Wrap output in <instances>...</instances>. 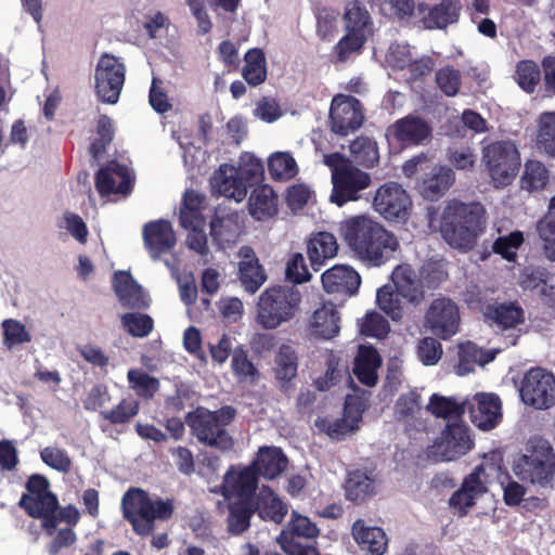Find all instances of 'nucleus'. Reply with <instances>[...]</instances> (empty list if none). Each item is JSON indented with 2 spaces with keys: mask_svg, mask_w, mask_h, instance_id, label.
Masks as SVG:
<instances>
[{
  "mask_svg": "<svg viewBox=\"0 0 555 555\" xmlns=\"http://www.w3.org/2000/svg\"><path fill=\"white\" fill-rule=\"evenodd\" d=\"M486 229V209L478 202H449L441 215L440 233L453 248L472 250Z\"/></svg>",
  "mask_w": 555,
  "mask_h": 555,
  "instance_id": "nucleus-2",
  "label": "nucleus"
},
{
  "mask_svg": "<svg viewBox=\"0 0 555 555\" xmlns=\"http://www.w3.org/2000/svg\"><path fill=\"white\" fill-rule=\"evenodd\" d=\"M376 492V481L361 469L348 474L345 483L346 499L354 504H361Z\"/></svg>",
  "mask_w": 555,
  "mask_h": 555,
  "instance_id": "nucleus-35",
  "label": "nucleus"
},
{
  "mask_svg": "<svg viewBox=\"0 0 555 555\" xmlns=\"http://www.w3.org/2000/svg\"><path fill=\"white\" fill-rule=\"evenodd\" d=\"M443 353L442 345L437 337L427 336L420 339L417 344V357L424 365H435L439 362Z\"/></svg>",
  "mask_w": 555,
  "mask_h": 555,
  "instance_id": "nucleus-62",
  "label": "nucleus"
},
{
  "mask_svg": "<svg viewBox=\"0 0 555 555\" xmlns=\"http://www.w3.org/2000/svg\"><path fill=\"white\" fill-rule=\"evenodd\" d=\"M231 367L233 374L240 380H245L248 377L254 378L258 375V370L248 359L247 352L242 346L234 348L231 360Z\"/></svg>",
  "mask_w": 555,
  "mask_h": 555,
  "instance_id": "nucleus-61",
  "label": "nucleus"
},
{
  "mask_svg": "<svg viewBox=\"0 0 555 555\" xmlns=\"http://www.w3.org/2000/svg\"><path fill=\"white\" fill-rule=\"evenodd\" d=\"M122 517L133 532L146 538L153 535L157 521H168L175 514L173 499L151 496L141 488H130L121 499Z\"/></svg>",
  "mask_w": 555,
  "mask_h": 555,
  "instance_id": "nucleus-3",
  "label": "nucleus"
},
{
  "mask_svg": "<svg viewBox=\"0 0 555 555\" xmlns=\"http://www.w3.org/2000/svg\"><path fill=\"white\" fill-rule=\"evenodd\" d=\"M126 79V66L119 57L103 53L94 70V88L99 100L105 104H116Z\"/></svg>",
  "mask_w": 555,
  "mask_h": 555,
  "instance_id": "nucleus-9",
  "label": "nucleus"
},
{
  "mask_svg": "<svg viewBox=\"0 0 555 555\" xmlns=\"http://www.w3.org/2000/svg\"><path fill=\"white\" fill-rule=\"evenodd\" d=\"M319 528L314 522L294 511L287 528L281 532L278 541L291 539H294V541L313 540L319 535Z\"/></svg>",
  "mask_w": 555,
  "mask_h": 555,
  "instance_id": "nucleus-40",
  "label": "nucleus"
},
{
  "mask_svg": "<svg viewBox=\"0 0 555 555\" xmlns=\"http://www.w3.org/2000/svg\"><path fill=\"white\" fill-rule=\"evenodd\" d=\"M473 447L468 427L462 423H450L429 448L428 455L436 462L453 461L465 455Z\"/></svg>",
  "mask_w": 555,
  "mask_h": 555,
  "instance_id": "nucleus-12",
  "label": "nucleus"
},
{
  "mask_svg": "<svg viewBox=\"0 0 555 555\" xmlns=\"http://www.w3.org/2000/svg\"><path fill=\"white\" fill-rule=\"evenodd\" d=\"M537 233L544 256L555 261V208L550 206L548 211L537 222Z\"/></svg>",
  "mask_w": 555,
  "mask_h": 555,
  "instance_id": "nucleus-46",
  "label": "nucleus"
},
{
  "mask_svg": "<svg viewBox=\"0 0 555 555\" xmlns=\"http://www.w3.org/2000/svg\"><path fill=\"white\" fill-rule=\"evenodd\" d=\"M460 310L450 298L439 297L431 301L424 317V326L437 338L447 340L459 332Z\"/></svg>",
  "mask_w": 555,
  "mask_h": 555,
  "instance_id": "nucleus-11",
  "label": "nucleus"
},
{
  "mask_svg": "<svg viewBox=\"0 0 555 555\" xmlns=\"http://www.w3.org/2000/svg\"><path fill=\"white\" fill-rule=\"evenodd\" d=\"M482 160L492 180L507 185L516 177L520 167V155L511 141H495L483 147Z\"/></svg>",
  "mask_w": 555,
  "mask_h": 555,
  "instance_id": "nucleus-8",
  "label": "nucleus"
},
{
  "mask_svg": "<svg viewBox=\"0 0 555 555\" xmlns=\"http://www.w3.org/2000/svg\"><path fill=\"white\" fill-rule=\"evenodd\" d=\"M350 152L354 159L366 168H372L378 163V149L374 140L367 137H359L350 143Z\"/></svg>",
  "mask_w": 555,
  "mask_h": 555,
  "instance_id": "nucleus-52",
  "label": "nucleus"
},
{
  "mask_svg": "<svg viewBox=\"0 0 555 555\" xmlns=\"http://www.w3.org/2000/svg\"><path fill=\"white\" fill-rule=\"evenodd\" d=\"M40 457L44 464L57 472L66 474L72 468V460L65 450L47 447L40 452Z\"/></svg>",
  "mask_w": 555,
  "mask_h": 555,
  "instance_id": "nucleus-64",
  "label": "nucleus"
},
{
  "mask_svg": "<svg viewBox=\"0 0 555 555\" xmlns=\"http://www.w3.org/2000/svg\"><path fill=\"white\" fill-rule=\"evenodd\" d=\"M367 40L365 34L347 31L333 48V54L337 63L347 62L352 54H359Z\"/></svg>",
  "mask_w": 555,
  "mask_h": 555,
  "instance_id": "nucleus-51",
  "label": "nucleus"
},
{
  "mask_svg": "<svg viewBox=\"0 0 555 555\" xmlns=\"http://www.w3.org/2000/svg\"><path fill=\"white\" fill-rule=\"evenodd\" d=\"M301 296L291 287L267 288L259 297L256 320L266 330H274L288 322L298 310Z\"/></svg>",
  "mask_w": 555,
  "mask_h": 555,
  "instance_id": "nucleus-7",
  "label": "nucleus"
},
{
  "mask_svg": "<svg viewBox=\"0 0 555 555\" xmlns=\"http://www.w3.org/2000/svg\"><path fill=\"white\" fill-rule=\"evenodd\" d=\"M298 356L289 345H282L274 358V376L280 383L282 391L291 389V382L297 376Z\"/></svg>",
  "mask_w": 555,
  "mask_h": 555,
  "instance_id": "nucleus-33",
  "label": "nucleus"
},
{
  "mask_svg": "<svg viewBox=\"0 0 555 555\" xmlns=\"http://www.w3.org/2000/svg\"><path fill=\"white\" fill-rule=\"evenodd\" d=\"M115 137L113 119L103 114L99 116L95 127V137L89 146V153L95 160L100 159L107 151Z\"/></svg>",
  "mask_w": 555,
  "mask_h": 555,
  "instance_id": "nucleus-42",
  "label": "nucleus"
},
{
  "mask_svg": "<svg viewBox=\"0 0 555 555\" xmlns=\"http://www.w3.org/2000/svg\"><path fill=\"white\" fill-rule=\"evenodd\" d=\"M352 535L371 555H383L387 550L388 540L384 530L378 527H365L362 519L353 522Z\"/></svg>",
  "mask_w": 555,
  "mask_h": 555,
  "instance_id": "nucleus-34",
  "label": "nucleus"
},
{
  "mask_svg": "<svg viewBox=\"0 0 555 555\" xmlns=\"http://www.w3.org/2000/svg\"><path fill=\"white\" fill-rule=\"evenodd\" d=\"M428 411L440 418H460L467 411L466 400L457 402L454 398L443 397L438 393L431 395Z\"/></svg>",
  "mask_w": 555,
  "mask_h": 555,
  "instance_id": "nucleus-45",
  "label": "nucleus"
},
{
  "mask_svg": "<svg viewBox=\"0 0 555 555\" xmlns=\"http://www.w3.org/2000/svg\"><path fill=\"white\" fill-rule=\"evenodd\" d=\"M472 423L480 429H493L501 421V400L494 393H477L473 401L466 400Z\"/></svg>",
  "mask_w": 555,
  "mask_h": 555,
  "instance_id": "nucleus-18",
  "label": "nucleus"
},
{
  "mask_svg": "<svg viewBox=\"0 0 555 555\" xmlns=\"http://www.w3.org/2000/svg\"><path fill=\"white\" fill-rule=\"evenodd\" d=\"M95 189L101 196L130 193L132 181L127 166L112 162L102 167L95 175Z\"/></svg>",
  "mask_w": 555,
  "mask_h": 555,
  "instance_id": "nucleus-20",
  "label": "nucleus"
},
{
  "mask_svg": "<svg viewBox=\"0 0 555 555\" xmlns=\"http://www.w3.org/2000/svg\"><path fill=\"white\" fill-rule=\"evenodd\" d=\"M238 278L243 287L250 294H255L266 282L267 275L259 263L255 250L249 246L240 249Z\"/></svg>",
  "mask_w": 555,
  "mask_h": 555,
  "instance_id": "nucleus-25",
  "label": "nucleus"
},
{
  "mask_svg": "<svg viewBox=\"0 0 555 555\" xmlns=\"http://www.w3.org/2000/svg\"><path fill=\"white\" fill-rule=\"evenodd\" d=\"M361 420L362 411L357 409L354 415L351 418V422H348L347 418L343 417L332 420L327 416H320L314 421V426L319 431L326 434L330 438L341 440L346 437L347 434L359 428V422Z\"/></svg>",
  "mask_w": 555,
  "mask_h": 555,
  "instance_id": "nucleus-39",
  "label": "nucleus"
},
{
  "mask_svg": "<svg viewBox=\"0 0 555 555\" xmlns=\"http://www.w3.org/2000/svg\"><path fill=\"white\" fill-rule=\"evenodd\" d=\"M287 464L288 460L280 448L262 447L251 466L257 469L258 476L272 480L286 469Z\"/></svg>",
  "mask_w": 555,
  "mask_h": 555,
  "instance_id": "nucleus-31",
  "label": "nucleus"
},
{
  "mask_svg": "<svg viewBox=\"0 0 555 555\" xmlns=\"http://www.w3.org/2000/svg\"><path fill=\"white\" fill-rule=\"evenodd\" d=\"M455 176L447 166L435 167L421 183V194L429 201L439 199L452 185Z\"/></svg>",
  "mask_w": 555,
  "mask_h": 555,
  "instance_id": "nucleus-37",
  "label": "nucleus"
},
{
  "mask_svg": "<svg viewBox=\"0 0 555 555\" xmlns=\"http://www.w3.org/2000/svg\"><path fill=\"white\" fill-rule=\"evenodd\" d=\"M493 356L486 354L481 348L472 341L459 347L457 374L466 375L475 370L476 365H485L493 360Z\"/></svg>",
  "mask_w": 555,
  "mask_h": 555,
  "instance_id": "nucleus-43",
  "label": "nucleus"
},
{
  "mask_svg": "<svg viewBox=\"0 0 555 555\" xmlns=\"http://www.w3.org/2000/svg\"><path fill=\"white\" fill-rule=\"evenodd\" d=\"M321 280L327 294L345 296L354 295L361 284L360 274L353 268L344 264H336L326 270Z\"/></svg>",
  "mask_w": 555,
  "mask_h": 555,
  "instance_id": "nucleus-23",
  "label": "nucleus"
},
{
  "mask_svg": "<svg viewBox=\"0 0 555 555\" xmlns=\"http://www.w3.org/2000/svg\"><path fill=\"white\" fill-rule=\"evenodd\" d=\"M542 75V68L532 60H522L516 65V81L529 94L535 91Z\"/></svg>",
  "mask_w": 555,
  "mask_h": 555,
  "instance_id": "nucleus-48",
  "label": "nucleus"
},
{
  "mask_svg": "<svg viewBox=\"0 0 555 555\" xmlns=\"http://www.w3.org/2000/svg\"><path fill=\"white\" fill-rule=\"evenodd\" d=\"M234 416L235 410L229 405L217 411L198 406L186 414L185 423L201 443L221 451H229L233 448V439L225 427Z\"/></svg>",
  "mask_w": 555,
  "mask_h": 555,
  "instance_id": "nucleus-5",
  "label": "nucleus"
},
{
  "mask_svg": "<svg viewBox=\"0 0 555 555\" xmlns=\"http://www.w3.org/2000/svg\"><path fill=\"white\" fill-rule=\"evenodd\" d=\"M388 133L403 147L418 146L430 141L433 127L420 115L409 114L396 120L388 128Z\"/></svg>",
  "mask_w": 555,
  "mask_h": 555,
  "instance_id": "nucleus-16",
  "label": "nucleus"
},
{
  "mask_svg": "<svg viewBox=\"0 0 555 555\" xmlns=\"http://www.w3.org/2000/svg\"><path fill=\"white\" fill-rule=\"evenodd\" d=\"M139 411L140 402L132 396H128L127 398H122L112 409L101 410L100 415L112 425H124L135 417Z\"/></svg>",
  "mask_w": 555,
  "mask_h": 555,
  "instance_id": "nucleus-44",
  "label": "nucleus"
},
{
  "mask_svg": "<svg viewBox=\"0 0 555 555\" xmlns=\"http://www.w3.org/2000/svg\"><path fill=\"white\" fill-rule=\"evenodd\" d=\"M435 80L438 88L447 96H455L462 85L461 72L451 65L439 68L436 72Z\"/></svg>",
  "mask_w": 555,
  "mask_h": 555,
  "instance_id": "nucleus-58",
  "label": "nucleus"
},
{
  "mask_svg": "<svg viewBox=\"0 0 555 555\" xmlns=\"http://www.w3.org/2000/svg\"><path fill=\"white\" fill-rule=\"evenodd\" d=\"M390 331L388 321L378 312H367L361 324V333L367 337L385 338Z\"/></svg>",
  "mask_w": 555,
  "mask_h": 555,
  "instance_id": "nucleus-63",
  "label": "nucleus"
},
{
  "mask_svg": "<svg viewBox=\"0 0 555 555\" xmlns=\"http://www.w3.org/2000/svg\"><path fill=\"white\" fill-rule=\"evenodd\" d=\"M485 318L501 330H509L525 322V311L517 301L493 302L486 307Z\"/></svg>",
  "mask_w": 555,
  "mask_h": 555,
  "instance_id": "nucleus-29",
  "label": "nucleus"
},
{
  "mask_svg": "<svg viewBox=\"0 0 555 555\" xmlns=\"http://www.w3.org/2000/svg\"><path fill=\"white\" fill-rule=\"evenodd\" d=\"M143 242L150 256L158 259L170 251L176 245V234L169 221L159 219L150 221L143 227Z\"/></svg>",
  "mask_w": 555,
  "mask_h": 555,
  "instance_id": "nucleus-21",
  "label": "nucleus"
},
{
  "mask_svg": "<svg viewBox=\"0 0 555 555\" xmlns=\"http://www.w3.org/2000/svg\"><path fill=\"white\" fill-rule=\"evenodd\" d=\"M3 330V344L9 348L16 345L29 343L31 340L30 333L26 330L25 325L15 320L7 319L2 322Z\"/></svg>",
  "mask_w": 555,
  "mask_h": 555,
  "instance_id": "nucleus-60",
  "label": "nucleus"
},
{
  "mask_svg": "<svg viewBox=\"0 0 555 555\" xmlns=\"http://www.w3.org/2000/svg\"><path fill=\"white\" fill-rule=\"evenodd\" d=\"M253 505L255 514L261 520L276 525H281L288 513V505L267 485H263L256 499H253Z\"/></svg>",
  "mask_w": 555,
  "mask_h": 555,
  "instance_id": "nucleus-24",
  "label": "nucleus"
},
{
  "mask_svg": "<svg viewBox=\"0 0 555 555\" xmlns=\"http://www.w3.org/2000/svg\"><path fill=\"white\" fill-rule=\"evenodd\" d=\"M340 234L357 257L373 267L393 259L400 248L392 232L365 216L351 217L343 222Z\"/></svg>",
  "mask_w": 555,
  "mask_h": 555,
  "instance_id": "nucleus-1",
  "label": "nucleus"
},
{
  "mask_svg": "<svg viewBox=\"0 0 555 555\" xmlns=\"http://www.w3.org/2000/svg\"><path fill=\"white\" fill-rule=\"evenodd\" d=\"M338 251L336 237L330 232H318L308 242L307 254L314 271H319L326 260Z\"/></svg>",
  "mask_w": 555,
  "mask_h": 555,
  "instance_id": "nucleus-32",
  "label": "nucleus"
},
{
  "mask_svg": "<svg viewBox=\"0 0 555 555\" xmlns=\"http://www.w3.org/2000/svg\"><path fill=\"white\" fill-rule=\"evenodd\" d=\"M129 385L138 397L152 399L159 389V380L141 370H130L127 374Z\"/></svg>",
  "mask_w": 555,
  "mask_h": 555,
  "instance_id": "nucleus-55",
  "label": "nucleus"
},
{
  "mask_svg": "<svg viewBox=\"0 0 555 555\" xmlns=\"http://www.w3.org/2000/svg\"><path fill=\"white\" fill-rule=\"evenodd\" d=\"M462 5L460 0H441L429 8L423 23L427 29H443L448 25L456 23Z\"/></svg>",
  "mask_w": 555,
  "mask_h": 555,
  "instance_id": "nucleus-36",
  "label": "nucleus"
},
{
  "mask_svg": "<svg viewBox=\"0 0 555 555\" xmlns=\"http://www.w3.org/2000/svg\"><path fill=\"white\" fill-rule=\"evenodd\" d=\"M332 183L331 202L341 207L360 198L359 193L370 186L371 177L367 172L351 166L337 170L332 176Z\"/></svg>",
  "mask_w": 555,
  "mask_h": 555,
  "instance_id": "nucleus-15",
  "label": "nucleus"
},
{
  "mask_svg": "<svg viewBox=\"0 0 555 555\" xmlns=\"http://www.w3.org/2000/svg\"><path fill=\"white\" fill-rule=\"evenodd\" d=\"M550 173L543 163L527 160L521 177V188L529 192L543 190L548 182Z\"/></svg>",
  "mask_w": 555,
  "mask_h": 555,
  "instance_id": "nucleus-50",
  "label": "nucleus"
},
{
  "mask_svg": "<svg viewBox=\"0 0 555 555\" xmlns=\"http://www.w3.org/2000/svg\"><path fill=\"white\" fill-rule=\"evenodd\" d=\"M259 476L257 469L249 465L238 470L231 466L225 473L221 493L224 498H237V500H253L258 488Z\"/></svg>",
  "mask_w": 555,
  "mask_h": 555,
  "instance_id": "nucleus-17",
  "label": "nucleus"
},
{
  "mask_svg": "<svg viewBox=\"0 0 555 555\" xmlns=\"http://www.w3.org/2000/svg\"><path fill=\"white\" fill-rule=\"evenodd\" d=\"M340 317L333 302L323 304L311 315L309 321L310 335L320 339H332L340 331Z\"/></svg>",
  "mask_w": 555,
  "mask_h": 555,
  "instance_id": "nucleus-26",
  "label": "nucleus"
},
{
  "mask_svg": "<svg viewBox=\"0 0 555 555\" xmlns=\"http://www.w3.org/2000/svg\"><path fill=\"white\" fill-rule=\"evenodd\" d=\"M364 120L361 102L352 95L338 94L330 107L331 129L339 135H347L359 129Z\"/></svg>",
  "mask_w": 555,
  "mask_h": 555,
  "instance_id": "nucleus-14",
  "label": "nucleus"
},
{
  "mask_svg": "<svg viewBox=\"0 0 555 555\" xmlns=\"http://www.w3.org/2000/svg\"><path fill=\"white\" fill-rule=\"evenodd\" d=\"M524 234L520 231L511 232L507 235L499 236L492 245V249L503 259L514 262L517 258V251L524 244Z\"/></svg>",
  "mask_w": 555,
  "mask_h": 555,
  "instance_id": "nucleus-56",
  "label": "nucleus"
},
{
  "mask_svg": "<svg viewBox=\"0 0 555 555\" xmlns=\"http://www.w3.org/2000/svg\"><path fill=\"white\" fill-rule=\"evenodd\" d=\"M337 17L338 12L326 8L320 7L315 11L317 18V34L323 41H331L337 31Z\"/></svg>",
  "mask_w": 555,
  "mask_h": 555,
  "instance_id": "nucleus-59",
  "label": "nucleus"
},
{
  "mask_svg": "<svg viewBox=\"0 0 555 555\" xmlns=\"http://www.w3.org/2000/svg\"><path fill=\"white\" fill-rule=\"evenodd\" d=\"M120 323L124 331L135 338L147 337L154 331V320L145 313H124L120 317Z\"/></svg>",
  "mask_w": 555,
  "mask_h": 555,
  "instance_id": "nucleus-49",
  "label": "nucleus"
},
{
  "mask_svg": "<svg viewBox=\"0 0 555 555\" xmlns=\"http://www.w3.org/2000/svg\"><path fill=\"white\" fill-rule=\"evenodd\" d=\"M522 402L538 410L555 405V376L542 367L529 370L519 389Z\"/></svg>",
  "mask_w": 555,
  "mask_h": 555,
  "instance_id": "nucleus-10",
  "label": "nucleus"
},
{
  "mask_svg": "<svg viewBox=\"0 0 555 555\" xmlns=\"http://www.w3.org/2000/svg\"><path fill=\"white\" fill-rule=\"evenodd\" d=\"M278 195L272 186L261 184L256 186L248 199L249 214L258 221L274 217L278 211Z\"/></svg>",
  "mask_w": 555,
  "mask_h": 555,
  "instance_id": "nucleus-30",
  "label": "nucleus"
},
{
  "mask_svg": "<svg viewBox=\"0 0 555 555\" xmlns=\"http://www.w3.org/2000/svg\"><path fill=\"white\" fill-rule=\"evenodd\" d=\"M242 76L251 87H257L266 80V57L261 49H249L245 53V65L242 69Z\"/></svg>",
  "mask_w": 555,
  "mask_h": 555,
  "instance_id": "nucleus-41",
  "label": "nucleus"
},
{
  "mask_svg": "<svg viewBox=\"0 0 555 555\" xmlns=\"http://www.w3.org/2000/svg\"><path fill=\"white\" fill-rule=\"evenodd\" d=\"M391 280L395 287L384 285L378 288L376 301L380 310L393 321H399L403 315L401 298L410 302H420L424 292L414 270L408 264L397 266L391 273Z\"/></svg>",
  "mask_w": 555,
  "mask_h": 555,
  "instance_id": "nucleus-6",
  "label": "nucleus"
},
{
  "mask_svg": "<svg viewBox=\"0 0 555 555\" xmlns=\"http://www.w3.org/2000/svg\"><path fill=\"white\" fill-rule=\"evenodd\" d=\"M113 289L124 308L143 310L149 308L151 299L129 272L118 271L114 274Z\"/></svg>",
  "mask_w": 555,
  "mask_h": 555,
  "instance_id": "nucleus-22",
  "label": "nucleus"
},
{
  "mask_svg": "<svg viewBox=\"0 0 555 555\" xmlns=\"http://www.w3.org/2000/svg\"><path fill=\"white\" fill-rule=\"evenodd\" d=\"M382 365V358L377 349L371 345H360L353 361L352 372L357 379L367 386L377 384V370Z\"/></svg>",
  "mask_w": 555,
  "mask_h": 555,
  "instance_id": "nucleus-27",
  "label": "nucleus"
},
{
  "mask_svg": "<svg viewBox=\"0 0 555 555\" xmlns=\"http://www.w3.org/2000/svg\"><path fill=\"white\" fill-rule=\"evenodd\" d=\"M389 60L395 68H408L413 80H420L429 75L435 67V62L430 56H422L418 60H412L408 46H391Z\"/></svg>",
  "mask_w": 555,
  "mask_h": 555,
  "instance_id": "nucleus-28",
  "label": "nucleus"
},
{
  "mask_svg": "<svg viewBox=\"0 0 555 555\" xmlns=\"http://www.w3.org/2000/svg\"><path fill=\"white\" fill-rule=\"evenodd\" d=\"M411 205L409 194L397 182L380 185L373 201L375 210L388 221L405 220Z\"/></svg>",
  "mask_w": 555,
  "mask_h": 555,
  "instance_id": "nucleus-13",
  "label": "nucleus"
},
{
  "mask_svg": "<svg viewBox=\"0 0 555 555\" xmlns=\"http://www.w3.org/2000/svg\"><path fill=\"white\" fill-rule=\"evenodd\" d=\"M228 531L234 535L244 533L250 527V519L255 514L253 500H235L228 505Z\"/></svg>",
  "mask_w": 555,
  "mask_h": 555,
  "instance_id": "nucleus-38",
  "label": "nucleus"
},
{
  "mask_svg": "<svg viewBox=\"0 0 555 555\" xmlns=\"http://www.w3.org/2000/svg\"><path fill=\"white\" fill-rule=\"evenodd\" d=\"M218 192L236 202H242L247 195V183L237 171L235 176L222 175L217 182Z\"/></svg>",
  "mask_w": 555,
  "mask_h": 555,
  "instance_id": "nucleus-57",
  "label": "nucleus"
},
{
  "mask_svg": "<svg viewBox=\"0 0 555 555\" xmlns=\"http://www.w3.org/2000/svg\"><path fill=\"white\" fill-rule=\"evenodd\" d=\"M18 506L25 513L35 519L41 520V527L49 534L55 532L54 514L59 509V500L54 493H44L38 495H22Z\"/></svg>",
  "mask_w": 555,
  "mask_h": 555,
  "instance_id": "nucleus-19",
  "label": "nucleus"
},
{
  "mask_svg": "<svg viewBox=\"0 0 555 555\" xmlns=\"http://www.w3.org/2000/svg\"><path fill=\"white\" fill-rule=\"evenodd\" d=\"M344 20L346 30L357 34H365V29L371 23L367 10L359 0L350 1L346 5Z\"/></svg>",
  "mask_w": 555,
  "mask_h": 555,
  "instance_id": "nucleus-53",
  "label": "nucleus"
},
{
  "mask_svg": "<svg viewBox=\"0 0 555 555\" xmlns=\"http://www.w3.org/2000/svg\"><path fill=\"white\" fill-rule=\"evenodd\" d=\"M537 145L551 156H555V113L544 112L539 118Z\"/></svg>",
  "mask_w": 555,
  "mask_h": 555,
  "instance_id": "nucleus-54",
  "label": "nucleus"
},
{
  "mask_svg": "<svg viewBox=\"0 0 555 555\" xmlns=\"http://www.w3.org/2000/svg\"><path fill=\"white\" fill-rule=\"evenodd\" d=\"M515 476L531 486L543 489L555 488V450L542 436L530 437L521 453L513 461Z\"/></svg>",
  "mask_w": 555,
  "mask_h": 555,
  "instance_id": "nucleus-4",
  "label": "nucleus"
},
{
  "mask_svg": "<svg viewBox=\"0 0 555 555\" xmlns=\"http://www.w3.org/2000/svg\"><path fill=\"white\" fill-rule=\"evenodd\" d=\"M268 170L275 181H284L294 178L298 173L294 157L286 152H276L268 160Z\"/></svg>",
  "mask_w": 555,
  "mask_h": 555,
  "instance_id": "nucleus-47",
  "label": "nucleus"
}]
</instances>
